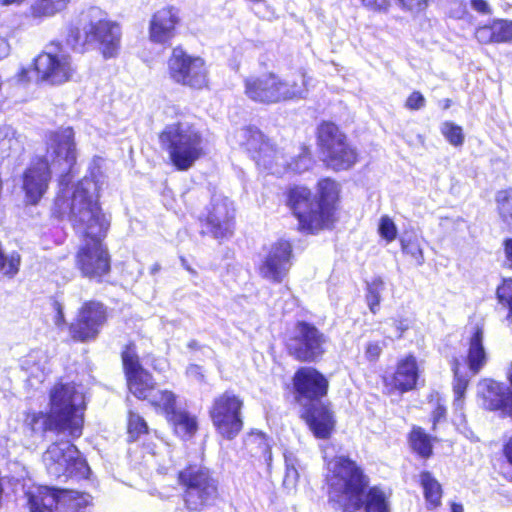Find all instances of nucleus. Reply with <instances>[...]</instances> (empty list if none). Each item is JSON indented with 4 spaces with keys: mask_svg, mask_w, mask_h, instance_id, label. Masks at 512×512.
Returning a JSON list of instances; mask_svg holds the SVG:
<instances>
[{
    "mask_svg": "<svg viewBox=\"0 0 512 512\" xmlns=\"http://www.w3.org/2000/svg\"><path fill=\"white\" fill-rule=\"evenodd\" d=\"M56 207L68 219L77 233L84 237L75 263L83 277L101 279L110 270V256L101 240L110 222L98 203V181L84 179L73 191L58 197Z\"/></svg>",
    "mask_w": 512,
    "mask_h": 512,
    "instance_id": "obj_1",
    "label": "nucleus"
},
{
    "mask_svg": "<svg viewBox=\"0 0 512 512\" xmlns=\"http://www.w3.org/2000/svg\"><path fill=\"white\" fill-rule=\"evenodd\" d=\"M46 144L45 156L34 160L23 175V189L29 203L37 204L42 198L47 191L53 172L61 175L59 181L60 192L56 199L62 196L64 192L73 191L86 178L98 181V190L100 189L104 182L101 171L103 160L101 158L93 160L89 176H85L76 185L69 187L72 178L70 172L76 162V145L74 142V132L71 127L50 132L47 135ZM55 213L59 217H68V214H61L56 206Z\"/></svg>",
    "mask_w": 512,
    "mask_h": 512,
    "instance_id": "obj_2",
    "label": "nucleus"
},
{
    "mask_svg": "<svg viewBox=\"0 0 512 512\" xmlns=\"http://www.w3.org/2000/svg\"><path fill=\"white\" fill-rule=\"evenodd\" d=\"M328 503L340 512H389L387 496L380 486H369L364 468L348 455H336L325 475Z\"/></svg>",
    "mask_w": 512,
    "mask_h": 512,
    "instance_id": "obj_3",
    "label": "nucleus"
},
{
    "mask_svg": "<svg viewBox=\"0 0 512 512\" xmlns=\"http://www.w3.org/2000/svg\"><path fill=\"white\" fill-rule=\"evenodd\" d=\"M328 378L318 369L302 366L296 369L289 383L284 384V396L298 407V417L311 434L328 440L336 431L337 419L333 405L325 398L329 392Z\"/></svg>",
    "mask_w": 512,
    "mask_h": 512,
    "instance_id": "obj_4",
    "label": "nucleus"
},
{
    "mask_svg": "<svg viewBox=\"0 0 512 512\" xmlns=\"http://www.w3.org/2000/svg\"><path fill=\"white\" fill-rule=\"evenodd\" d=\"M81 385L66 377H59L48 391V410H28L23 424L32 435L45 437L48 433L77 439L83 433L86 406Z\"/></svg>",
    "mask_w": 512,
    "mask_h": 512,
    "instance_id": "obj_5",
    "label": "nucleus"
},
{
    "mask_svg": "<svg viewBox=\"0 0 512 512\" xmlns=\"http://www.w3.org/2000/svg\"><path fill=\"white\" fill-rule=\"evenodd\" d=\"M175 480L181 489L183 506L189 512L204 511L220 498L219 480L203 463H187L176 472Z\"/></svg>",
    "mask_w": 512,
    "mask_h": 512,
    "instance_id": "obj_6",
    "label": "nucleus"
},
{
    "mask_svg": "<svg viewBox=\"0 0 512 512\" xmlns=\"http://www.w3.org/2000/svg\"><path fill=\"white\" fill-rule=\"evenodd\" d=\"M121 30L119 25L102 17L97 8L83 14L78 25L69 29L67 43L82 52L87 45L98 44L105 58L115 57L120 48Z\"/></svg>",
    "mask_w": 512,
    "mask_h": 512,
    "instance_id": "obj_7",
    "label": "nucleus"
},
{
    "mask_svg": "<svg viewBox=\"0 0 512 512\" xmlns=\"http://www.w3.org/2000/svg\"><path fill=\"white\" fill-rule=\"evenodd\" d=\"M243 92L252 102L264 105L304 99L308 94V79L305 74L293 78H282L273 72L252 75L244 79Z\"/></svg>",
    "mask_w": 512,
    "mask_h": 512,
    "instance_id": "obj_8",
    "label": "nucleus"
},
{
    "mask_svg": "<svg viewBox=\"0 0 512 512\" xmlns=\"http://www.w3.org/2000/svg\"><path fill=\"white\" fill-rule=\"evenodd\" d=\"M159 141L172 164L181 171L191 168L205 154V143L200 131L188 122L167 125Z\"/></svg>",
    "mask_w": 512,
    "mask_h": 512,
    "instance_id": "obj_9",
    "label": "nucleus"
},
{
    "mask_svg": "<svg viewBox=\"0 0 512 512\" xmlns=\"http://www.w3.org/2000/svg\"><path fill=\"white\" fill-rule=\"evenodd\" d=\"M244 400L233 390L216 395L208 408V415L216 433L223 439L234 440L244 428Z\"/></svg>",
    "mask_w": 512,
    "mask_h": 512,
    "instance_id": "obj_10",
    "label": "nucleus"
},
{
    "mask_svg": "<svg viewBox=\"0 0 512 512\" xmlns=\"http://www.w3.org/2000/svg\"><path fill=\"white\" fill-rule=\"evenodd\" d=\"M74 72L71 58L63 51H47L38 55L30 68L19 73L20 82L46 81L50 84H62L68 81Z\"/></svg>",
    "mask_w": 512,
    "mask_h": 512,
    "instance_id": "obj_11",
    "label": "nucleus"
},
{
    "mask_svg": "<svg viewBox=\"0 0 512 512\" xmlns=\"http://www.w3.org/2000/svg\"><path fill=\"white\" fill-rule=\"evenodd\" d=\"M43 461L48 473L56 478H87L90 471L78 448L71 443L62 447L60 442H53L45 450Z\"/></svg>",
    "mask_w": 512,
    "mask_h": 512,
    "instance_id": "obj_12",
    "label": "nucleus"
},
{
    "mask_svg": "<svg viewBox=\"0 0 512 512\" xmlns=\"http://www.w3.org/2000/svg\"><path fill=\"white\" fill-rule=\"evenodd\" d=\"M318 142L327 165L335 170L348 169L356 161V153L346 142V136L331 122L318 128Z\"/></svg>",
    "mask_w": 512,
    "mask_h": 512,
    "instance_id": "obj_13",
    "label": "nucleus"
},
{
    "mask_svg": "<svg viewBox=\"0 0 512 512\" xmlns=\"http://www.w3.org/2000/svg\"><path fill=\"white\" fill-rule=\"evenodd\" d=\"M286 203L299 221L301 229L314 233L327 228V210L316 208V197L304 186H293L286 192Z\"/></svg>",
    "mask_w": 512,
    "mask_h": 512,
    "instance_id": "obj_14",
    "label": "nucleus"
},
{
    "mask_svg": "<svg viewBox=\"0 0 512 512\" xmlns=\"http://www.w3.org/2000/svg\"><path fill=\"white\" fill-rule=\"evenodd\" d=\"M171 79L178 84L202 89L208 83V70L204 60L186 53L181 47L173 49L168 60Z\"/></svg>",
    "mask_w": 512,
    "mask_h": 512,
    "instance_id": "obj_15",
    "label": "nucleus"
},
{
    "mask_svg": "<svg viewBox=\"0 0 512 512\" xmlns=\"http://www.w3.org/2000/svg\"><path fill=\"white\" fill-rule=\"evenodd\" d=\"M291 258V244L286 240H278L263 249L257 268L258 274L266 281L280 284L290 271Z\"/></svg>",
    "mask_w": 512,
    "mask_h": 512,
    "instance_id": "obj_16",
    "label": "nucleus"
},
{
    "mask_svg": "<svg viewBox=\"0 0 512 512\" xmlns=\"http://www.w3.org/2000/svg\"><path fill=\"white\" fill-rule=\"evenodd\" d=\"M107 321L106 307L98 301H87L79 308L69 331L71 337L80 342L95 340Z\"/></svg>",
    "mask_w": 512,
    "mask_h": 512,
    "instance_id": "obj_17",
    "label": "nucleus"
},
{
    "mask_svg": "<svg viewBox=\"0 0 512 512\" xmlns=\"http://www.w3.org/2000/svg\"><path fill=\"white\" fill-rule=\"evenodd\" d=\"M505 377L508 386L491 378L483 379L480 398L485 410L497 412L501 417L512 420V361L506 368Z\"/></svg>",
    "mask_w": 512,
    "mask_h": 512,
    "instance_id": "obj_18",
    "label": "nucleus"
},
{
    "mask_svg": "<svg viewBox=\"0 0 512 512\" xmlns=\"http://www.w3.org/2000/svg\"><path fill=\"white\" fill-rule=\"evenodd\" d=\"M234 206L226 197L214 196L207 208L203 220L202 233L210 234L215 239H226L234 230Z\"/></svg>",
    "mask_w": 512,
    "mask_h": 512,
    "instance_id": "obj_19",
    "label": "nucleus"
},
{
    "mask_svg": "<svg viewBox=\"0 0 512 512\" xmlns=\"http://www.w3.org/2000/svg\"><path fill=\"white\" fill-rule=\"evenodd\" d=\"M420 375L417 360L412 354L400 359L392 373L382 376L384 393L387 395L404 394L416 388Z\"/></svg>",
    "mask_w": 512,
    "mask_h": 512,
    "instance_id": "obj_20",
    "label": "nucleus"
},
{
    "mask_svg": "<svg viewBox=\"0 0 512 512\" xmlns=\"http://www.w3.org/2000/svg\"><path fill=\"white\" fill-rule=\"evenodd\" d=\"M122 356L128 390L138 400L145 401L156 387L153 376L142 367L137 354H122Z\"/></svg>",
    "mask_w": 512,
    "mask_h": 512,
    "instance_id": "obj_21",
    "label": "nucleus"
},
{
    "mask_svg": "<svg viewBox=\"0 0 512 512\" xmlns=\"http://www.w3.org/2000/svg\"><path fill=\"white\" fill-rule=\"evenodd\" d=\"M241 138L243 139L241 144L248 151L255 153L253 157L259 166H263L270 173L280 172V169L274 167V158L278 154V150L265 140L261 131L255 127L243 128Z\"/></svg>",
    "mask_w": 512,
    "mask_h": 512,
    "instance_id": "obj_22",
    "label": "nucleus"
},
{
    "mask_svg": "<svg viewBox=\"0 0 512 512\" xmlns=\"http://www.w3.org/2000/svg\"><path fill=\"white\" fill-rule=\"evenodd\" d=\"M486 355L487 354H467V356L464 357L462 361L457 358L453 359L452 371L454 377L452 382V390L454 393L453 403L455 406L462 408L465 393L469 386V379L463 375L462 368L467 366L471 375L478 374L487 362Z\"/></svg>",
    "mask_w": 512,
    "mask_h": 512,
    "instance_id": "obj_23",
    "label": "nucleus"
},
{
    "mask_svg": "<svg viewBox=\"0 0 512 512\" xmlns=\"http://www.w3.org/2000/svg\"><path fill=\"white\" fill-rule=\"evenodd\" d=\"M179 12L174 7H164L157 10L149 22L148 35L151 42L167 44L176 35V27L179 24Z\"/></svg>",
    "mask_w": 512,
    "mask_h": 512,
    "instance_id": "obj_24",
    "label": "nucleus"
},
{
    "mask_svg": "<svg viewBox=\"0 0 512 512\" xmlns=\"http://www.w3.org/2000/svg\"><path fill=\"white\" fill-rule=\"evenodd\" d=\"M61 488L38 486L25 493L30 512H55Z\"/></svg>",
    "mask_w": 512,
    "mask_h": 512,
    "instance_id": "obj_25",
    "label": "nucleus"
},
{
    "mask_svg": "<svg viewBox=\"0 0 512 512\" xmlns=\"http://www.w3.org/2000/svg\"><path fill=\"white\" fill-rule=\"evenodd\" d=\"M243 450L248 457L271 464L272 451L265 433L257 430L248 432L243 438Z\"/></svg>",
    "mask_w": 512,
    "mask_h": 512,
    "instance_id": "obj_26",
    "label": "nucleus"
},
{
    "mask_svg": "<svg viewBox=\"0 0 512 512\" xmlns=\"http://www.w3.org/2000/svg\"><path fill=\"white\" fill-rule=\"evenodd\" d=\"M420 485L423 490L426 508L434 511L441 507L443 488L440 482L429 471L420 473Z\"/></svg>",
    "mask_w": 512,
    "mask_h": 512,
    "instance_id": "obj_27",
    "label": "nucleus"
},
{
    "mask_svg": "<svg viewBox=\"0 0 512 512\" xmlns=\"http://www.w3.org/2000/svg\"><path fill=\"white\" fill-rule=\"evenodd\" d=\"M408 444L413 453L422 459H429L433 456V443L436 438L427 434L420 426H412L407 435Z\"/></svg>",
    "mask_w": 512,
    "mask_h": 512,
    "instance_id": "obj_28",
    "label": "nucleus"
},
{
    "mask_svg": "<svg viewBox=\"0 0 512 512\" xmlns=\"http://www.w3.org/2000/svg\"><path fill=\"white\" fill-rule=\"evenodd\" d=\"M89 504V494L70 489H61L55 512H85Z\"/></svg>",
    "mask_w": 512,
    "mask_h": 512,
    "instance_id": "obj_29",
    "label": "nucleus"
},
{
    "mask_svg": "<svg viewBox=\"0 0 512 512\" xmlns=\"http://www.w3.org/2000/svg\"><path fill=\"white\" fill-rule=\"evenodd\" d=\"M319 199L316 198V208L321 212L324 208L327 210V227L330 226L333 219L334 202L337 198V184L331 179H322L318 182Z\"/></svg>",
    "mask_w": 512,
    "mask_h": 512,
    "instance_id": "obj_30",
    "label": "nucleus"
},
{
    "mask_svg": "<svg viewBox=\"0 0 512 512\" xmlns=\"http://www.w3.org/2000/svg\"><path fill=\"white\" fill-rule=\"evenodd\" d=\"M173 430L182 435L192 437L198 431V421L195 415L177 407L166 418Z\"/></svg>",
    "mask_w": 512,
    "mask_h": 512,
    "instance_id": "obj_31",
    "label": "nucleus"
},
{
    "mask_svg": "<svg viewBox=\"0 0 512 512\" xmlns=\"http://www.w3.org/2000/svg\"><path fill=\"white\" fill-rule=\"evenodd\" d=\"M145 401L156 413H161L166 418L177 407V395L169 389H157L150 394Z\"/></svg>",
    "mask_w": 512,
    "mask_h": 512,
    "instance_id": "obj_32",
    "label": "nucleus"
},
{
    "mask_svg": "<svg viewBox=\"0 0 512 512\" xmlns=\"http://www.w3.org/2000/svg\"><path fill=\"white\" fill-rule=\"evenodd\" d=\"M312 158L308 149L303 148L297 158L291 162L286 160L285 155L278 151V154L274 158V167L280 169L278 174L283 173L286 170H291L296 173H302L311 167Z\"/></svg>",
    "mask_w": 512,
    "mask_h": 512,
    "instance_id": "obj_33",
    "label": "nucleus"
},
{
    "mask_svg": "<svg viewBox=\"0 0 512 512\" xmlns=\"http://www.w3.org/2000/svg\"><path fill=\"white\" fill-rule=\"evenodd\" d=\"M151 431L145 418L136 410L129 409L126 415L127 441L133 443L148 435Z\"/></svg>",
    "mask_w": 512,
    "mask_h": 512,
    "instance_id": "obj_34",
    "label": "nucleus"
},
{
    "mask_svg": "<svg viewBox=\"0 0 512 512\" xmlns=\"http://www.w3.org/2000/svg\"><path fill=\"white\" fill-rule=\"evenodd\" d=\"M299 336L301 337L306 352H317L321 350L326 342L325 336L318 331L314 326L302 322L298 324Z\"/></svg>",
    "mask_w": 512,
    "mask_h": 512,
    "instance_id": "obj_35",
    "label": "nucleus"
},
{
    "mask_svg": "<svg viewBox=\"0 0 512 512\" xmlns=\"http://www.w3.org/2000/svg\"><path fill=\"white\" fill-rule=\"evenodd\" d=\"M403 253L409 255L417 266L423 265L425 259L419 239L413 234H405L400 240Z\"/></svg>",
    "mask_w": 512,
    "mask_h": 512,
    "instance_id": "obj_36",
    "label": "nucleus"
},
{
    "mask_svg": "<svg viewBox=\"0 0 512 512\" xmlns=\"http://www.w3.org/2000/svg\"><path fill=\"white\" fill-rule=\"evenodd\" d=\"M71 0H35L32 7L35 16H53L62 11Z\"/></svg>",
    "mask_w": 512,
    "mask_h": 512,
    "instance_id": "obj_37",
    "label": "nucleus"
},
{
    "mask_svg": "<svg viewBox=\"0 0 512 512\" xmlns=\"http://www.w3.org/2000/svg\"><path fill=\"white\" fill-rule=\"evenodd\" d=\"M496 201L500 217L507 227L512 230V189L498 192Z\"/></svg>",
    "mask_w": 512,
    "mask_h": 512,
    "instance_id": "obj_38",
    "label": "nucleus"
},
{
    "mask_svg": "<svg viewBox=\"0 0 512 512\" xmlns=\"http://www.w3.org/2000/svg\"><path fill=\"white\" fill-rule=\"evenodd\" d=\"M384 289L385 283L380 277L374 278L367 285L366 300L369 309L373 314H375L379 309L381 294L384 291Z\"/></svg>",
    "mask_w": 512,
    "mask_h": 512,
    "instance_id": "obj_39",
    "label": "nucleus"
},
{
    "mask_svg": "<svg viewBox=\"0 0 512 512\" xmlns=\"http://www.w3.org/2000/svg\"><path fill=\"white\" fill-rule=\"evenodd\" d=\"M441 133L453 146H461L464 142V134L462 128L452 122H444L441 125Z\"/></svg>",
    "mask_w": 512,
    "mask_h": 512,
    "instance_id": "obj_40",
    "label": "nucleus"
},
{
    "mask_svg": "<svg viewBox=\"0 0 512 512\" xmlns=\"http://www.w3.org/2000/svg\"><path fill=\"white\" fill-rule=\"evenodd\" d=\"M497 298L500 304L508 308V316H512V279L503 280L497 288Z\"/></svg>",
    "mask_w": 512,
    "mask_h": 512,
    "instance_id": "obj_41",
    "label": "nucleus"
},
{
    "mask_svg": "<svg viewBox=\"0 0 512 512\" xmlns=\"http://www.w3.org/2000/svg\"><path fill=\"white\" fill-rule=\"evenodd\" d=\"M496 43H512V21L495 20Z\"/></svg>",
    "mask_w": 512,
    "mask_h": 512,
    "instance_id": "obj_42",
    "label": "nucleus"
},
{
    "mask_svg": "<svg viewBox=\"0 0 512 512\" xmlns=\"http://www.w3.org/2000/svg\"><path fill=\"white\" fill-rule=\"evenodd\" d=\"M379 234L382 238L391 242L397 236V228L393 220L388 216H382L378 227Z\"/></svg>",
    "mask_w": 512,
    "mask_h": 512,
    "instance_id": "obj_43",
    "label": "nucleus"
},
{
    "mask_svg": "<svg viewBox=\"0 0 512 512\" xmlns=\"http://www.w3.org/2000/svg\"><path fill=\"white\" fill-rule=\"evenodd\" d=\"M17 144L18 140L15 138V131L11 127H4L0 130V149L2 153L14 149V146Z\"/></svg>",
    "mask_w": 512,
    "mask_h": 512,
    "instance_id": "obj_44",
    "label": "nucleus"
},
{
    "mask_svg": "<svg viewBox=\"0 0 512 512\" xmlns=\"http://www.w3.org/2000/svg\"><path fill=\"white\" fill-rule=\"evenodd\" d=\"M475 37L478 40V42L482 44L496 42L494 21L490 25H485L477 28L475 31Z\"/></svg>",
    "mask_w": 512,
    "mask_h": 512,
    "instance_id": "obj_45",
    "label": "nucleus"
},
{
    "mask_svg": "<svg viewBox=\"0 0 512 512\" xmlns=\"http://www.w3.org/2000/svg\"><path fill=\"white\" fill-rule=\"evenodd\" d=\"M483 330L481 327L476 326L470 339V347L468 352H485L483 346Z\"/></svg>",
    "mask_w": 512,
    "mask_h": 512,
    "instance_id": "obj_46",
    "label": "nucleus"
},
{
    "mask_svg": "<svg viewBox=\"0 0 512 512\" xmlns=\"http://www.w3.org/2000/svg\"><path fill=\"white\" fill-rule=\"evenodd\" d=\"M426 104V99L419 91L412 92L405 103V107L410 110H420Z\"/></svg>",
    "mask_w": 512,
    "mask_h": 512,
    "instance_id": "obj_47",
    "label": "nucleus"
},
{
    "mask_svg": "<svg viewBox=\"0 0 512 512\" xmlns=\"http://www.w3.org/2000/svg\"><path fill=\"white\" fill-rule=\"evenodd\" d=\"M502 455L508 465L512 468V435L509 436L502 445ZM505 479L512 483V473L504 476Z\"/></svg>",
    "mask_w": 512,
    "mask_h": 512,
    "instance_id": "obj_48",
    "label": "nucleus"
},
{
    "mask_svg": "<svg viewBox=\"0 0 512 512\" xmlns=\"http://www.w3.org/2000/svg\"><path fill=\"white\" fill-rule=\"evenodd\" d=\"M401 7L411 12H419L426 8L428 0H398Z\"/></svg>",
    "mask_w": 512,
    "mask_h": 512,
    "instance_id": "obj_49",
    "label": "nucleus"
},
{
    "mask_svg": "<svg viewBox=\"0 0 512 512\" xmlns=\"http://www.w3.org/2000/svg\"><path fill=\"white\" fill-rule=\"evenodd\" d=\"M360 1L368 9H371L374 11H379V12H386L391 5V0H360Z\"/></svg>",
    "mask_w": 512,
    "mask_h": 512,
    "instance_id": "obj_50",
    "label": "nucleus"
},
{
    "mask_svg": "<svg viewBox=\"0 0 512 512\" xmlns=\"http://www.w3.org/2000/svg\"><path fill=\"white\" fill-rule=\"evenodd\" d=\"M447 415V408L441 403H437L431 413L432 418V430L435 431L437 424L444 420Z\"/></svg>",
    "mask_w": 512,
    "mask_h": 512,
    "instance_id": "obj_51",
    "label": "nucleus"
},
{
    "mask_svg": "<svg viewBox=\"0 0 512 512\" xmlns=\"http://www.w3.org/2000/svg\"><path fill=\"white\" fill-rule=\"evenodd\" d=\"M395 332L392 336L400 338L402 334L409 328V321L407 319L393 320Z\"/></svg>",
    "mask_w": 512,
    "mask_h": 512,
    "instance_id": "obj_52",
    "label": "nucleus"
},
{
    "mask_svg": "<svg viewBox=\"0 0 512 512\" xmlns=\"http://www.w3.org/2000/svg\"><path fill=\"white\" fill-rule=\"evenodd\" d=\"M471 7L483 14L490 13V7L486 0H470Z\"/></svg>",
    "mask_w": 512,
    "mask_h": 512,
    "instance_id": "obj_53",
    "label": "nucleus"
},
{
    "mask_svg": "<svg viewBox=\"0 0 512 512\" xmlns=\"http://www.w3.org/2000/svg\"><path fill=\"white\" fill-rule=\"evenodd\" d=\"M10 52V46L5 38L0 36V59L8 56Z\"/></svg>",
    "mask_w": 512,
    "mask_h": 512,
    "instance_id": "obj_54",
    "label": "nucleus"
},
{
    "mask_svg": "<svg viewBox=\"0 0 512 512\" xmlns=\"http://www.w3.org/2000/svg\"><path fill=\"white\" fill-rule=\"evenodd\" d=\"M506 259L512 268V239H508L504 243Z\"/></svg>",
    "mask_w": 512,
    "mask_h": 512,
    "instance_id": "obj_55",
    "label": "nucleus"
},
{
    "mask_svg": "<svg viewBox=\"0 0 512 512\" xmlns=\"http://www.w3.org/2000/svg\"><path fill=\"white\" fill-rule=\"evenodd\" d=\"M294 355H295L296 359L298 361H301V362L315 360V357H314L315 354H300V353H297V354H294Z\"/></svg>",
    "mask_w": 512,
    "mask_h": 512,
    "instance_id": "obj_56",
    "label": "nucleus"
},
{
    "mask_svg": "<svg viewBox=\"0 0 512 512\" xmlns=\"http://www.w3.org/2000/svg\"><path fill=\"white\" fill-rule=\"evenodd\" d=\"M450 510L451 512H463V505L461 503L452 502L450 504Z\"/></svg>",
    "mask_w": 512,
    "mask_h": 512,
    "instance_id": "obj_57",
    "label": "nucleus"
},
{
    "mask_svg": "<svg viewBox=\"0 0 512 512\" xmlns=\"http://www.w3.org/2000/svg\"><path fill=\"white\" fill-rule=\"evenodd\" d=\"M23 1L24 0H0V5L7 6V5H11V4H20Z\"/></svg>",
    "mask_w": 512,
    "mask_h": 512,
    "instance_id": "obj_58",
    "label": "nucleus"
},
{
    "mask_svg": "<svg viewBox=\"0 0 512 512\" xmlns=\"http://www.w3.org/2000/svg\"><path fill=\"white\" fill-rule=\"evenodd\" d=\"M181 262H182V265L183 267L189 271L190 273H195V271L187 264L186 260L184 258H181Z\"/></svg>",
    "mask_w": 512,
    "mask_h": 512,
    "instance_id": "obj_59",
    "label": "nucleus"
},
{
    "mask_svg": "<svg viewBox=\"0 0 512 512\" xmlns=\"http://www.w3.org/2000/svg\"><path fill=\"white\" fill-rule=\"evenodd\" d=\"M159 270H160V265L156 263V264H154V265L151 267V274H155V273H157Z\"/></svg>",
    "mask_w": 512,
    "mask_h": 512,
    "instance_id": "obj_60",
    "label": "nucleus"
},
{
    "mask_svg": "<svg viewBox=\"0 0 512 512\" xmlns=\"http://www.w3.org/2000/svg\"><path fill=\"white\" fill-rule=\"evenodd\" d=\"M57 314H58V319L59 320H61V321L64 320L63 311H62V308L60 306L58 307V313Z\"/></svg>",
    "mask_w": 512,
    "mask_h": 512,
    "instance_id": "obj_61",
    "label": "nucleus"
},
{
    "mask_svg": "<svg viewBox=\"0 0 512 512\" xmlns=\"http://www.w3.org/2000/svg\"><path fill=\"white\" fill-rule=\"evenodd\" d=\"M190 348H191V349H198L199 347H198V345H197V343H196V342H193V344H192V345H190Z\"/></svg>",
    "mask_w": 512,
    "mask_h": 512,
    "instance_id": "obj_62",
    "label": "nucleus"
},
{
    "mask_svg": "<svg viewBox=\"0 0 512 512\" xmlns=\"http://www.w3.org/2000/svg\"><path fill=\"white\" fill-rule=\"evenodd\" d=\"M190 369H191V370H194V369H195V370H197V369H199V366H197V365H191V366H190Z\"/></svg>",
    "mask_w": 512,
    "mask_h": 512,
    "instance_id": "obj_63",
    "label": "nucleus"
},
{
    "mask_svg": "<svg viewBox=\"0 0 512 512\" xmlns=\"http://www.w3.org/2000/svg\"><path fill=\"white\" fill-rule=\"evenodd\" d=\"M132 349H134V347H132V345H129V346L127 347V351H126V352H129V350H132Z\"/></svg>",
    "mask_w": 512,
    "mask_h": 512,
    "instance_id": "obj_64",
    "label": "nucleus"
}]
</instances>
